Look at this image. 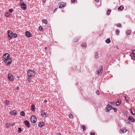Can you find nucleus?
Listing matches in <instances>:
<instances>
[{
    "instance_id": "nucleus-1",
    "label": "nucleus",
    "mask_w": 135,
    "mask_h": 135,
    "mask_svg": "<svg viewBox=\"0 0 135 135\" xmlns=\"http://www.w3.org/2000/svg\"><path fill=\"white\" fill-rule=\"evenodd\" d=\"M8 36L9 39H11L13 37L16 38L17 37L16 34L13 33V32L10 30H9L8 31Z\"/></svg>"
},
{
    "instance_id": "nucleus-2",
    "label": "nucleus",
    "mask_w": 135,
    "mask_h": 135,
    "mask_svg": "<svg viewBox=\"0 0 135 135\" xmlns=\"http://www.w3.org/2000/svg\"><path fill=\"white\" fill-rule=\"evenodd\" d=\"M115 103V102H109L107 106V112H108L113 108L112 106L114 105Z\"/></svg>"
},
{
    "instance_id": "nucleus-3",
    "label": "nucleus",
    "mask_w": 135,
    "mask_h": 135,
    "mask_svg": "<svg viewBox=\"0 0 135 135\" xmlns=\"http://www.w3.org/2000/svg\"><path fill=\"white\" fill-rule=\"evenodd\" d=\"M27 74L29 77H32L33 76L35 75V73L33 71L29 70L27 71Z\"/></svg>"
},
{
    "instance_id": "nucleus-4",
    "label": "nucleus",
    "mask_w": 135,
    "mask_h": 135,
    "mask_svg": "<svg viewBox=\"0 0 135 135\" xmlns=\"http://www.w3.org/2000/svg\"><path fill=\"white\" fill-rule=\"evenodd\" d=\"M103 70V66H101L99 68V70L96 71V73L97 74H99L102 73Z\"/></svg>"
},
{
    "instance_id": "nucleus-5",
    "label": "nucleus",
    "mask_w": 135,
    "mask_h": 135,
    "mask_svg": "<svg viewBox=\"0 0 135 135\" xmlns=\"http://www.w3.org/2000/svg\"><path fill=\"white\" fill-rule=\"evenodd\" d=\"M9 55L8 53H6L4 54L3 56V60L5 61L9 57Z\"/></svg>"
},
{
    "instance_id": "nucleus-6",
    "label": "nucleus",
    "mask_w": 135,
    "mask_h": 135,
    "mask_svg": "<svg viewBox=\"0 0 135 135\" xmlns=\"http://www.w3.org/2000/svg\"><path fill=\"white\" fill-rule=\"evenodd\" d=\"M12 62V60L11 58L9 57L6 61L5 63L6 64V65L8 66L11 64Z\"/></svg>"
},
{
    "instance_id": "nucleus-7",
    "label": "nucleus",
    "mask_w": 135,
    "mask_h": 135,
    "mask_svg": "<svg viewBox=\"0 0 135 135\" xmlns=\"http://www.w3.org/2000/svg\"><path fill=\"white\" fill-rule=\"evenodd\" d=\"M31 120L32 122L34 123H36L37 120L36 117L33 115H32L31 117Z\"/></svg>"
},
{
    "instance_id": "nucleus-8",
    "label": "nucleus",
    "mask_w": 135,
    "mask_h": 135,
    "mask_svg": "<svg viewBox=\"0 0 135 135\" xmlns=\"http://www.w3.org/2000/svg\"><path fill=\"white\" fill-rule=\"evenodd\" d=\"M41 115H42L43 117L45 118L48 116V115L47 114V113H45V110H42L41 111Z\"/></svg>"
},
{
    "instance_id": "nucleus-9",
    "label": "nucleus",
    "mask_w": 135,
    "mask_h": 135,
    "mask_svg": "<svg viewBox=\"0 0 135 135\" xmlns=\"http://www.w3.org/2000/svg\"><path fill=\"white\" fill-rule=\"evenodd\" d=\"M59 8H61L65 6L66 4L64 2H61L59 3Z\"/></svg>"
},
{
    "instance_id": "nucleus-10",
    "label": "nucleus",
    "mask_w": 135,
    "mask_h": 135,
    "mask_svg": "<svg viewBox=\"0 0 135 135\" xmlns=\"http://www.w3.org/2000/svg\"><path fill=\"white\" fill-rule=\"evenodd\" d=\"M8 79L10 81H11L13 80V76L11 73H9L8 74Z\"/></svg>"
},
{
    "instance_id": "nucleus-11",
    "label": "nucleus",
    "mask_w": 135,
    "mask_h": 135,
    "mask_svg": "<svg viewBox=\"0 0 135 135\" xmlns=\"http://www.w3.org/2000/svg\"><path fill=\"white\" fill-rule=\"evenodd\" d=\"M25 34L26 36L28 37H31L32 36L31 34L28 31H26L25 32Z\"/></svg>"
},
{
    "instance_id": "nucleus-12",
    "label": "nucleus",
    "mask_w": 135,
    "mask_h": 135,
    "mask_svg": "<svg viewBox=\"0 0 135 135\" xmlns=\"http://www.w3.org/2000/svg\"><path fill=\"white\" fill-rule=\"evenodd\" d=\"M21 7L23 10H25L26 9V5L24 3H23L22 4H21Z\"/></svg>"
},
{
    "instance_id": "nucleus-13",
    "label": "nucleus",
    "mask_w": 135,
    "mask_h": 135,
    "mask_svg": "<svg viewBox=\"0 0 135 135\" xmlns=\"http://www.w3.org/2000/svg\"><path fill=\"white\" fill-rule=\"evenodd\" d=\"M24 123L27 127H30V124L28 121L25 120L24 121Z\"/></svg>"
},
{
    "instance_id": "nucleus-14",
    "label": "nucleus",
    "mask_w": 135,
    "mask_h": 135,
    "mask_svg": "<svg viewBox=\"0 0 135 135\" xmlns=\"http://www.w3.org/2000/svg\"><path fill=\"white\" fill-rule=\"evenodd\" d=\"M127 131V130L124 128H122L119 130V132L120 133H123Z\"/></svg>"
},
{
    "instance_id": "nucleus-15",
    "label": "nucleus",
    "mask_w": 135,
    "mask_h": 135,
    "mask_svg": "<svg viewBox=\"0 0 135 135\" xmlns=\"http://www.w3.org/2000/svg\"><path fill=\"white\" fill-rule=\"evenodd\" d=\"M45 123L43 122H40L38 124L39 126L41 127H42L44 125Z\"/></svg>"
},
{
    "instance_id": "nucleus-16",
    "label": "nucleus",
    "mask_w": 135,
    "mask_h": 135,
    "mask_svg": "<svg viewBox=\"0 0 135 135\" xmlns=\"http://www.w3.org/2000/svg\"><path fill=\"white\" fill-rule=\"evenodd\" d=\"M128 119L130 120L132 122H134L135 120L134 119L133 117H131L130 116H129L128 118Z\"/></svg>"
},
{
    "instance_id": "nucleus-17",
    "label": "nucleus",
    "mask_w": 135,
    "mask_h": 135,
    "mask_svg": "<svg viewBox=\"0 0 135 135\" xmlns=\"http://www.w3.org/2000/svg\"><path fill=\"white\" fill-rule=\"evenodd\" d=\"M131 113L132 115L135 114V109L133 108H132L131 109Z\"/></svg>"
},
{
    "instance_id": "nucleus-18",
    "label": "nucleus",
    "mask_w": 135,
    "mask_h": 135,
    "mask_svg": "<svg viewBox=\"0 0 135 135\" xmlns=\"http://www.w3.org/2000/svg\"><path fill=\"white\" fill-rule=\"evenodd\" d=\"M17 112L16 111L13 110V111L10 112L9 113L11 114L14 115L15 114H16Z\"/></svg>"
},
{
    "instance_id": "nucleus-19",
    "label": "nucleus",
    "mask_w": 135,
    "mask_h": 135,
    "mask_svg": "<svg viewBox=\"0 0 135 135\" xmlns=\"http://www.w3.org/2000/svg\"><path fill=\"white\" fill-rule=\"evenodd\" d=\"M124 7L122 6H119L118 8V10L119 11H122L124 9Z\"/></svg>"
},
{
    "instance_id": "nucleus-20",
    "label": "nucleus",
    "mask_w": 135,
    "mask_h": 135,
    "mask_svg": "<svg viewBox=\"0 0 135 135\" xmlns=\"http://www.w3.org/2000/svg\"><path fill=\"white\" fill-rule=\"evenodd\" d=\"M35 109V108L34 105L33 104L32 105L31 107V110L32 111L34 112Z\"/></svg>"
},
{
    "instance_id": "nucleus-21",
    "label": "nucleus",
    "mask_w": 135,
    "mask_h": 135,
    "mask_svg": "<svg viewBox=\"0 0 135 135\" xmlns=\"http://www.w3.org/2000/svg\"><path fill=\"white\" fill-rule=\"evenodd\" d=\"M79 39H80V37H79L75 38L74 39V40H73V42H76L77 41H78L79 40Z\"/></svg>"
},
{
    "instance_id": "nucleus-22",
    "label": "nucleus",
    "mask_w": 135,
    "mask_h": 135,
    "mask_svg": "<svg viewBox=\"0 0 135 135\" xmlns=\"http://www.w3.org/2000/svg\"><path fill=\"white\" fill-rule=\"evenodd\" d=\"M81 128L83 129V131H85L86 130L85 127L83 125H81Z\"/></svg>"
},
{
    "instance_id": "nucleus-23",
    "label": "nucleus",
    "mask_w": 135,
    "mask_h": 135,
    "mask_svg": "<svg viewBox=\"0 0 135 135\" xmlns=\"http://www.w3.org/2000/svg\"><path fill=\"white\" fill-rule=\"evenodd\" d=\"M121 102V101L120 100H118L117 102L116 103V105H117V106L119 105H120V104Z\"/></svg>"
},
{
    "instance_id": "nucleus-24",
    "label": "nucleus",
    "mask_w": 135,
    "mask_h": 135,
    "mask_svg": "<svg viewBox=\"0 0 135 135\" xmlns=\"http://www.w3.org/2000/svg\"><path fill=\"white\" fill-rule=\"evenodd\" d=\"M20 114L21 115L23 116H25V113L23 111H22L21 112Z\"/></svg>"
},
{
    "instance_id": "nucleus-25",
    "label": "nucleus",
    "mask_w": 135,
    "mask_h": 135,
    "mask_svg": "<svg viewBox=\"0 0 135 135\" xmlns=\"http://www.w3.org/2000/svg\"><path fill=\"white\" fill-rule=\"evenodd\" d=\"M73 114H71V113H70L69 114V118L71 119V118H73Z\"/></svg>"
},
{
    "instance_id": "nucleus-26",
    "label": "nucleus",
    "mask_w": 135,
    "mask_h": 135,
    "mask_svg": "<svg viewBox=\"0 0 135 135\" xmlns=\"http://www.w3.org/2000/svg\"><path fill=\"white\" fill-rule=\"evenodd\" d=\"M10 13L8 12H7L5 15V16L7 17H8L10 16Z\"/></svg>"
},
{
    "instance_id": "nucleus-27",
    "label": "nucleus",
    "mask_w": 135,
    "mask_h": 135,
    "mask_svg": "<svg viewBox=\"0 0 135 135\" xmlns=\"http://www.w3.org/2000/svg\"><path fill=\"white\" fill-rule=\"evenodd\" d=\"M131 31L130 30H128L127 31L126 33L127 35H129L131 34Z\"/></svg>"
},
{
    "instance_id": "nucleus-28",
    "label": "nucleus",
    "mask_w": 135,
    "mask_h": 135,
    "mask_svg": "<svg viewBox=\"0 0 135 135\" xmlns=\"http://www.w3.org/2000/svg\"><path fill=\"white\" fill-rule=\"evenodd\" d=\"M125 99L127 102H128L129 100V98L128 97H124Z\"/></svg>"
},
{
    "instance_id": "nucleus-29",
    "label": "nucleus",
    "mask_w": 135,
    "mask_h": 135,
    "mask_svg": "<svg viewBox=\"0 0 135 135\" xmlns=\"http://www.w3.org/2000/svg\"><path fill=\"white\" fill-rule=\"evenodd\" d=\"M81 46L83 47L86 48V43H84L83 44L81 45Z\"/></svg>"
},
{
    "instance_id": "nucleus-30",
    "label": "nucleus",
    "mask_w": 135,
    "mask_h": 135,
    "mask_svg": "<svg viewBox=\"0 0 135 135\" xmlns=\"http://www.w3.org/2000/svg\"><path fill=\"white\" fill-rule=\"evenodd\" d=\"M106 42L108 44L110 42V38H108L106 41Z\"/></svg>"
},
{
    "instance_id": "nucleus-31",
    "label": "nucleus",
    "mask_w": 135,
    "mask_h": 135,
    "mask_svg": "<svg viewBox=\"0 0 135 135\" xmlns=\"http://www.w3.org/2000/svg\"><path fill=\"white\" fill-rule=\"evenodd\" d=\"M131 56L132 59H133V57H134L135 58V55L134 54H133V53H132L131 54Z\"/></svg>"
},
{
    "instance_id": "nucleus-32",
    "label": "nucleus",
    "mask_w": 135,
    "mask_h": 135,
    "mask_svg": "<svg viewBox=\"0 0 135 135\" xmlns=\"http://www.w3.org/2000/svg\"><path fill=\"white\" fill-rule=\"evenodd\" d=\"M18 133H20L22 131L21 128H18Z\"/></svg>"
},
{
    "instance_id": "nucleus-33",
    "label": "nucleus",
    "mask_w": 135,
    "mask_h": 135,
    "mask_svg": "<svg viewBox=\"0 0 135 135\" xmlns=\"http://www.w3.org/2000/svg\"><path fill=\"white\" fill-rule=\"evenodd\" d=\"M116 33L117 35H118L119 33V31L118 29H116Z\"/></svg>"
},
{
    "instance_id": "nucleus-34",
    "label": "nucleus",
    "mask_w": 135,
    "mask_h": 135,
    "mask_svg": "<svg viewBox=\"0 0 135 135\" xmlns=\"http://www.w3.org/2000/svg\"><path fill=\"white\" fill-rule=\"evenodd\" d=\"M111 12V10L109 9L107 12V14L108 15H109Z\"/></svg>"
},
{
    "instance_id": "nucleus-35",
    "label": "nucleus",
    "mask_w": 135,
    "mask_h": 135,
    "mask_svg": "<svg viewBox=\"0 0 135 135\" xmlns=\"http://www.w3.org/2000/svg\"><path fill=\"white\" fill-rule=\"evenodd\" d=\"M39 29L40 31H43V30H42L43 28L42 26H40L39 28Z\"/></svg>"
},
{
    "instance_id": "nucleus-36",
    "label": "nucleus",
    "mask_w": 135,
    "mask_h": 135,
    "mask_svg": "<svg viewBox=\"0 0 135 135\" xmlns=\"http://www.w3.org/2000/svg\"><path fill=\"white\" fill-rule=\"evenodd\" d=\"M95 57L96 58H98L99 56H98V54L97 52H96L95 53Z\"/></svg>"
},
{
    "instance_id": "nucleus-37",
    "label": "nucleus",
    "mask_w": 135,
    "mask_h": 135,
    "mask_svg": "<svg viewBox=\"0 0 135 135\" xmlns=\"http://www.w3.org/2000/svg\"><path fill=\"white\" fill-rule=\"evenodd\" d=\"M43 22L45 24H47V20L46 19L44 20L43 21Z\"/></svg>"
},
{
    "instance_id": "nucleus-38",
    "label": "nucleus",
    "mask_w": 135,
    "mask_h": 135,
    "mask_svg": "<svg viewBox=\"0 0 135 135\" xmlns=\"http://www.w3.org/2000/svg\"><path fill=\"white\" fill-rule=\"evenodd\" d=\"M6 103L7 105H9V101L8 100H6Z\"/></svg>"
},
{
    "instance_id": "nucleus-39",
    "label": "nucleus",
    "mask_w": 135,
    "mask_h": 135,
    "mask_svg": "<svg viewBox=\"0 0 135 135\" xmlns=\"http://www.w3.org/2000/svg\"><path fill=\"white\" fill-rule=\"evenodd\" d=\"M117 26L118 27H122V25H121V24H120V23H119L117 25Z\"/></svg>"
},
{
    "instance_id": "nucleus-40",
    "label": "nucleus",
    "mask_w": 135,
    "mask_h": 135,
    "mask_svg": "<svg viewBox=\"0 0 135 135\" xmlns=\"http://www.w3.org/2000/svg\"><path fill=\"white\" fill-rule=\"evenodd\" d=\"M96 93L98 95H99L100 94V92L98 90H97Z\"/></svg>"
},
{
    "instance_id": "nucleus-41",
    "label": "nucleus",
    "mask_w": 135,
    "mask_h": 135,
    "mask_svg": "<svg viewBox=\"0 0 135 135\" xmlns=\"http://www.w3.org/2000/svg\"><path fill=\"white\" fill-rule=\"evenodd\" d=\"M9 12H11V13H12V12L13 11V9L12 8H11V9H10L9 10Z\"/></svg>"
},
{
    "instance_id": "nucleus-42",
    "label": "nucleus",
    "mask_w": 135,
    "mask_h": 135,
    "mask_svg": "<svg viewBox=\"0 0 135 135\" xmlns=\"http://www.w3.org/2000/svg\"><path fill=\"white\" fill-rule=\"evenodd\" d=\"M113 108L114 111V112H116L117 110V108Z\"/></svg>"
},
{
    "instance_id": "nucleus-43",
    "label": "nucleus",
    "mask_w": 135,
    "mask_h": 135,
    "mask_svg": "<svg viewBox=\"0 0 135 135\" xmlns=\"http://www.w3.org/2000/svg\"><path fill=\"white\" fill-rule=\"evenodd\" d=\"M133 54H135V50H132V53Z\"/></svg>"
},
{
    "instance_id": "nucleus-44",
    "label": "nucleus",
    "mask_w": 135,
    "mask_h": 135,
    "mask_svg": "<svg viewBox=\"0 0 135 135\" xmlns=\"http://www.w3.org/2000/svg\"><path fill=\"white\" fill-rule=\"evenodd\" d=\"M76 0H71V2L72 3H74Z\"/></svg>"
},
{
    "instance_id": "nucleus-45",
    "label": "nucleus",
    "mask_w": 135,
    "mask_h": 135,
    "mask_svg": "<svg viewBox=\"0 0 135 135\" xmlns=\"http://www.w3.org/2000/svg\"><path fill=\"white\" fill-rule=\"evenodd\" d=\"M20 3L21 4H22V3H23V1L22 0H21V1H20Z\"/></svg>"
},
{
    "instance_id": "nucleus-46",
    "label": "nucleus",
    "mask_w": 135,
    "mask_h": 135,
    "mask_svg": "<svg viewBox=\"0 0 135 135\" xmlns=\"http://www.w3.org/2000/svg\"><path fill=\"white\" fill-rule=\"evenodd\" d=\"M90 135H95V134L91 132V133Z\"/></svg>"
},
{
    "instance_id": "nucleus-47",
    "label": "nucleus",
    "mask_w": 135,
    "mask_h": 135,
    "mask_svg": "<svg viewBox=\"0 0 135 135\" xmlns=\"http://www.w3.org/2000/svg\"><path fill=\"white\" fill-rule=\"evenodd\" d=\"M126 123H128L129 122V121H128V120H126V121L125 122Z\"/></svg>"
},
{
    "instance_id": "nucleus-48",
    "label": "nucleus",
    "mask_w": 135,
    "mask_h": 135,
    "mask_svg": "<svg viewBox=\"0 0 135 135\" xmlns=\"http://www.w3.org/2000/svg\"><path fill=\"white\" fill-rule=\"evenodd\" d=\"M31 79V78H28L27 79V80H28V81H29Z\"/></svg>"
},
{
    "instance_id": "nucleus-49",
    "label": "nucleus",
    "mask_w": 135,
    "mask_h": 135,
    "mask_svg": "<svg viewBox=\"0 0 135 135\" xmlns=\"http://www.w3.org/2000/svg\"><path fill=\"white\" fill-rule=\"evenodd\" d=\"M19 89V87H18V86L17 87V90H18Z\"/></svg>"
},
{
    "instance_id": "nucleus-50",
    "label": "nucleus",
    "mask_w": 135,
    "mask_h": 135,
    "mask_svg": "<svg viewBox=\"0 0 135 135\" xmlns=\"http://www.w3.org/2000/svg\"><path fill=\"white\" fill-rule=\"evenodd\" d=\"M95 1L97 2H98L99 1V0H95Z\"/></svg>"
},
{
    "instance_id": "nucleus-51",
    "label": "nucleus",
    "mask_w": 135,
    "mask_h": 135,
    "mask_svg": "<svg viewBox=\"0 0 135 135\" xmlns=\"http://www.w3.org/2000/svg\"><path fill=\"white\" fill-rule=\"evenodd\" d=\"M46 2V0H43V2L45 3Z\"/></svg>"
},
{
    "instance_id": "nucleus-52",
    "label": "nucleus",
    "mask_w": 135,
    "mask_h": 135,
    "mask_svg": "<svg viewBox=\"0 0 135 135\" xmlns=\"http://www.w3.org/2000/svg\"><path fill=\"white\" fill-rule=\"evenodd\" d=\"M57 9V8L55 9H54V12H55V11H56Z\"/></svg>"
},
{
    "instance_id": "nucleus-53",
    "label": "nucleus",
    "mask_w": 135,
    "mask_h": 135,
    "mask_svg": "<svg viewBox=\"0 0 135 135\" xmlns=\"http://www.w3.org/2000/svg\"><path fill=\"white\" fill-rule=\"evenodd\" d=\"M47 47H45V50H46L47 49Z\"/></svg>"
},
{
    "instance_id": "nucleus-54",
    "label": "nucleus",
    "mask_w": 135,
    "mask_h": 135,
    "mask_svg": "<svg viewBox=\"0 0 135 135\" xmlns=\"http://www.w3.org/2000/svg\"><path fill=\"white\" fill-rule=\"evenodd\" d=\"M47 101L46 100H45L44 101V102H47Z\"/></svg>"
},
{
    "instance_id": "nucleus-55",
    "label": "nucleus",
    "mask_w": 135,
    "mask_h": 135,
    "mask_svg": "<svg viewBox=\"0 0 135 135\" xmlns=\"http://www.w3.org/2000/svg\"><path fill=\"white\" fill-rule=\"evenodd\" d=\"M58 135H61L60 134V133H58V134H57Z\"/></svg>"
},
{
    "instance_id": "nucleus-56",
    "label": "nucleus",
    "mask_w": 135,
    "mask_h": 135,
    "mask_svg": "<svg viewBox=\"0 0 135 135\" xmlns=\"http://www.w3.org/2000/svg\"><path fill=\"white\" fill-rule=\"evenodd\" d=\"M14 125V124H13L12 125V126H13V125Z\"/></svg>"
},
{
    "instance_id": "nucleus-57",
    "label": "nucleus",
    "mask_w": 135,
    "mask_h": 135,
    "mask_svg": "<svg viewBox=\"0 0 135 135\" xmlns=\"http://www.w3.org/2000/svg\"><path fill=\"white\" fill-rule=\"evenodd\" d=\"M134 32H135V31Z\"/></svg>"
}]
</instances>
